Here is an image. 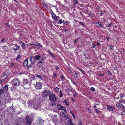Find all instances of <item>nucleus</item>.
<instances>
[{
    "label": "nucleus",
    "instance_id": "nucleus-36",
    "mask_svg": "<svg viewBox=\"0 0 125 125\" xmlns=\"http://www.w3.org/2000/svg\"><path fill=\"white\" fill-rule=\"evenodd\" d=\"M3 92L1 89L0 90V96L2 94Z\"/></svg>",
    "mask_w": 125,
    "mask_h": 125
},
{
    "label": "nucleus",
    "instance_id": "nucleus-17",
    "mask_svg": "<svg viewBox=\"0 0 125 125\" xmlns=\"http://www.w3.org/2000/svg\"><path fill=\"white\" fill-rule=\"evenodd\" d=\"M20 43H21L22 44L21 47L22 48L24 49H26L25 45V43L23 42H22L20 41Z\"/></svg>",
    "mask_w": 125,
    "mask_h": 125
},
{
    "label": "nucleus",
    "instance_id": "nucleus-30",
    "mask_svg": "<svg viewBox=\"0 0 125 125\" xmlns=\"http://www.w3.org/2000/svg\"><path fill=\"white\" fill-rule=\"evenodd\" d=\"M90 89L91 91H92L93 92H94L95 91V89L94 87H91L90 88Z\"/></svg>",
    "mask_w": 125,
    "mask_h": 125
},
{
    "label": "nucleus",
    "instance_id": "nucleus-11",
    "mask_svg": "<svg viewBox=\"0 0 125 125\" xmlns=\"http://www.w3.org/2000/svg\"><path fill=\"white\" fill-rule=\"evenodd\" d=\"M38 125H40V124H42L44 123V121L42 119H38L36 121Z\"/></svg>",
    "mask_w": 125,
    "mask_h": 125
},
{
    "label": "nucleus",
    "instance_id": "nucleus-25",
    "mask_svg": "<svg viewBox=\"0 0 125 125\" xmlns=\"http://www.w3.org/2000/svg\"><path fill=\"white\" fill-rule=\"evenodd\" d=\"M2 48L5 51H7L8 50L7 47L6 46H3Z\"/></svg>",
    "mask_w": 125,
    "mask_h": 125
},
{
    "label": "nucleus",
    "instance_id": "nucleus-1",
    "mask_svg": "<svg viewBox=\"0 0 125 125\" xmlns=\"http://www.w3.org/2000/svg\"><path fill=\"white\" fill-rule=\"evenodd\" d=\"M49 99L51 102H52L51 104L52 106H53L56 105L57 100L55 94H51L49 95Z\"/></svg>",
    "mask_w": 125,
    "mask_h": 125
},
{
    "label": "nucleus",
    "instance_id": "nucleus-40",
    "mask_svg": "<svg viewBox=\"0 0 125 125\" xmlns=\"http://www.w3.org/2000/svg\"><path fill=\"white\" fill-rule=\"evenodd\" d=\"M94 109H95V111L97 113H99V111L98 109H96V108L95 109L94 108Z\"/></svg>",
    "mask_w": 125,
    "mask_h": 125
},
{
    "label": "nucleus",
    "instance_id": "nucleus-5",
    "mask_svg": "<svg viewBox=\"0 0 125 125\" xmlns=\"http://www.w3.org/2000/svg\"><path fill=\"white\" fill-rule=\"evenodd\" d=\"M25 120L26 124L27 125H30L31 124L32 120V118L28 116L26 117Z\"/></svg>",
    "mask_w": 125,
    "mask_h": 125
},
{
    "label": "nucleus",
    "instance_id": "nucleus-61",
    "mask_svg": "<svg viewBox=\"0 0 125 125\" xmlns=\"http://www.w3.org/2000/svg\"><path fill=\"white\" fill-rule=\"evenodd\" d=\"M69 73H72V71H71V70H70L69 69Z\"/></svg>",
    "mask_w": 125,
    "mask_h": 125
},
{
    "label": "nucleus",
    "instance_id": "nucleus-55",
    "mask_svg": "<svg viewBox=\"0 0 125 125\" xmlns=\"http://www.w3.org/2000/svg\"><path fill=\"white\" fill-rule=\"evenodd\" d=\"M98 75L99 76H103L104 75V74H98Z\"/></svg>",
    "mask_w": 125,
    "mask_h": 125
},
{
    "label": "nucleus",
    "instance_id": "nucleus-12",
    "mask_svg": "<svg viewBox=\"0 0 125 125\" xmlns=\"http://www.w3.org/2000/svg\"><path fill=\"white\" fill-rule=\"evenodd\" d=\"M52 18L54 19L55 21H58V19L57 18V16L53 12V14H52Z\"/></svg>",
    "mask_w": 125,
    "mask_h": 125
},
{
    "label": "nucleus",
    "instance_id": "nucleus-63",
    "mask_svg": "<svg viewBox=\"0 0 125 125\" xmlns=\"http://www.w3.org/2000/svg\"><path fill=\"white\" fill-rule=\"evenodd\" d=\"M106 38V39H107V42H109V39L108 37H107Z\"/></svg>",
    "mask_w": 125,
    "mask_h": 125
},
{
    "label": "nucleus",
    "instance_id": "nucleus-20",
    "mask_svg": "<svg viewBox=\"0 0 125 125\" xmlns=\"http://www.w3.org/2000/svg\"><path fill=\"white\" fill-rule=\"evenodd\" d=\"M63 24L64 25H66L67 24L69 23L70 22L69 21H63Z\"/></svg>",
    "mask_w": 125,
    "mask_h": 125
},
{
    "label": "nucleus",
    "instance_id": "nucleus-4",
    "mask_svg": "<svg viewBox=\"0 0 125 125\" xmlns=\"http://www.w3.org/2000/svg\"><path fill=\"white\" fill-rule=\"evenodd\" d=\"M11 45L12 46V49L15 52H16L18 50H20V46L17 44H13L12 43L11 44Z\"/></svg>",
    "mask_w": 125,
    "mask_h": 125
},
{
    "label": "nucleus",
    "instance_id": "nucleus-50",
    "mask_svg": "<svg viewBox=\"0 0 125 125\" xmlns=\"http://www.w3.org/2000/svg\"><path fill=\"white\" fill-rule=\"evenodd\" d=\"M67 90H69L71 92H72V90L70 89V88H68L67 89Z\"/></svg>",
    "mask_w": 125,
    "mask_h": 125
},
{
    "label": "nucleus",
    "instance_id": "nucleus-27",
    "mask_svg": "<svg viewBox=\"0 0 125 125\" xmlns=\"http://www.w3.org/2000/svg\"><path fill=\"white\" fill-rule=\"evenodd\" d=\"M79 39L78 38H76L73 41L74 44L76 43L79 40Z\"/></svg>",
    "mask_w": 125,
    "mask_h": 125
},
{
    "label": "nucleus",
    "instance_id": "nucleus-13",
    "mask_svg": "<svg viewBox=\"0 0 125 125\" xmlns=\"http://www.w3.org/2000/svg\"><path fill=\"white\" fill-rule=\"evenodd\" d=\"M107 109L110 111H112L113 110L114 108L113 106L109 105H107Z\"/></svg>",
    "mask_w": 125,
    "mask_h": 125
},
{
    "label": "nucleus",
    "instance_id": "nucleus-62",
    "mask_svg": "<svg viewBox=\"0 0 125 125\" xmlns=\"http://www.w3.org/2000/svg\"><path fill=\"white\" fill-rule=\"evenodd\" d=\"M78 125H82V123H81V122H80L79 123Z\"/></svg>",
    "mask_w": 125,
    "mask_h": 125
},
{
    "label": "nucleus",
    "instance_id": "nucleus-7",
    "mask_svg": "<svg viewBox=\"0 0 125 125\" xmlns=\"http://www.w3.org/2000/svg\"><path fill=\"white\" fill-rule=\"evenodd\" d=\"M50 92L47 90H44L43 92L42 96L44 97H47L49 95Z\"/></svg>",
    "mask_w": 125,
    "mask_h": 125
},
{
    "label": "nucleus",
    "instance_id": "nucleus-51",
    "mask_svg": "<svg viewBox=\"0 0 125 125\" xmlns=\"http://www.w3.org/2000/svg\"><path fill=\"white\" fill-rule=\"evenodd\" d=\"M71 113L72 115L73 116V118H75V115H74V114L72 113V112H71Z\"/></svg>",
    "mask_w": 125,
    "mask_h": 125
},
{
    "label": "nucleus",
    "instance_id": "nucleus-34",
    "mask_svg": "<svg viewBox=\"0 0 125 125\" xmlns=\"http://www.w3.org/2000/svg\"><path fill=\"white\" fill-rule=\"evenodd\" d=\"M69 121H70V123L69 124V125H73V124L71 122V119H69Z\"/></svg>",
    "mask_w": 125,
    "mask_h": 125
},
{
    "label": "nucleus",
    "instance_id": "nucleus-22",
    "mask_svg": "<svg viewBox=\"0 0 125 125\" xmlns=\"http://www.w3.org/2000/svg\"><path fill=\"white\" fill-rule=\"evenodd\" d=\"M31 63L30 64L27 66V68L28 69L30 67H32V66L33 64H34L32 62H30Z\"/></svg>",
    "mask_w": 125,
    "mask_h": 125
},
{
    "label": "nucleus",
    "instance_id": "nucleus-3",
    "mask_svg": "<svg viewBox=\"0 0 125 125\" xmlns=\"http://www.w3.org/2000/svg\"><path fill=\"white\" fill-rule=\"evenodd\" d=\"M11 83L13 84V85L14 86H16L19 85L20 84V82L19 79L14 78L12 81Z\"/></svg>",
    "mask_w": 125,
    "mask_h": 125
},
{
    "label": "nucleus",
    "instance_id": "nucleus-24",
    "mask_svg": "<svg viewBox=\"0 0 125 125\" xmlns=\"http://www.w3.org/2000/svg\"><path fill=\"white\" fill-rule=\"evenodd\" d=\"M72 75L74 77L77 78L78 77V74L76 73H72Z\"/></svg>",
    "mask_w": 125,
    "mask_h": 125
},
{
    "label": "nucleus",
    "instance_id": "nucleus-14",
    "mask_svg": "<svg viewBox=\"0 0 125 125\" xmlns=\"http://www.w3.org/2000/svg\"><path fill=\"white\" fill-rule=\"evenodd\" d=\"M95 24L98 27H103L104 26V25L102 24L100 22H97L95 23Z\"/></svg>",
    "mask_w": 125,
    "mask_h": 125
},
{
    "label": "nucleus",
    "instance_id": "nucleus-28",
    "mask_svg": "<svg viewBox=\"0 0 125 125\" xmlns=\"http://www.w3.org/2000/svg\"><path fill=\"white\" fill-rule=\"evenodd\" d=\"M39 106L37 104H35V105L34 106V109H38Z\"/></svg>",
    "mask_w": 125,
    "mask_h": 125
},
{
    "label": "nucleus",
    "instance_id": "nucleus-33",
    "mask_svg": "<svg viewBox=\"0 0 125 125\" xmlns=\"http://www.w3.org/2000/svg\"><path fill=\"white\" fill-rule=\"evenodd\" d=\"M6 74V73L5 72H4L2 74V76L3 77H4L5 76Z\"/></svg>",
    "mask_w": 125,
    "mask_h": 125
},
{
    "label": "nucleus",
    "instance_id": "nucleus-37",
    "mask_svg": "<svg viewBox=\"0 0 125 125\" xmlns=\"http://www.w3.org/2000/svg\"><path fill=\"white\" fill-rule=\"evenodd\" d=\"M120 101L121 103H124L125 104V99L122 100V101Z\"/></svg>",
    "mask_w": 125,
    "mask_h": 125
},
{
    "label": "nucleus",
    "instance_id": "nucleus-23",
    "mask_svg": "<svg viewBox=\"0 0 125 125\" xmlns=\"http://www.w3.org/2000/svg\"><path fill=\"white\" fill-rule=\"evenodd\" d=\"M43 60V58H42V59H40L39 60V62H38V63L39 64H42L43 62L42 61Z\"/></svg>",
    "mask_w": 125,
    "mask_h": 125
},
{
    "label": "nucleus",
    "instance_id": "nucleus-9",
    "mask_svg": "<svg viewBox=\"0 0 125 125\" xmlns=\"http://www.w3.org/2000/svg\"><path fill=\"white\" fill-rule=\"evenodd\" d=\"M57 106L58 109L60 110H63L64 111H66V109L65 107L63 106L60 104H57Z\"/></svg>",
    "mask_w": 125,
    "mask_h": 125
},
{
    "label": "nucleus",
    "instance_id": "nucleus-39",
    "mask_svg": "<svg viewBox=\"0 0 125 125\" xmlns=\"http://www.w3.org/2000/svg\"><path fill=\"white\" fill-rule=\"evenodd\" d=\"M36 75V77H38L40 79H42V77L41 76H40L39 75L37 74V75Z\"/></svg>",
    "mask_w": 125,
    "mask_h": 125
},
{
    "label": "nucleus",
    "instance_id": "nucleus-64",
    "mask_svg": "<svg viewBox=\"0 0 125 125\" xmlns=\"http://www.w3.org/2000/svg\"><path fill=\"white\" fill-rule=\"evenodd\" d=\"M68 30H66V29H63V31H66Z\"/></svg>",
    "mask_w": 125,
    "mask_h": 125
},
{
    "label": "nucleus",
    "instance_id": "nucleus-18",
    "mask_svg": "<svg viewBox=\"0 0 125 125\" xmlns=\"http://www.w3.org/2000/svg\"><path fill=\"white\" fill-rule=\"evenodd\" d=\"M32 45H34L35 46H42L40 43H38L37 42H34V43L32 44Z\"/></svg>",
    "mask_w": 125,
    "mask_h": 125
},
{
    "label": "nucleus",
    "instance_id": "nucleus-47",
    "mask_svg": "<svg viewBox=\"0 0 125 125\" xmlns=\"http://www.w3.org/2000/svg\"><path fill=\"white\" fill-rule=\"evenodd\" d=\"M109 47H110V48L111 49H112V50H114V48L113 46H109Z\"/></svg>",
    "mask_w": 125,
    "mask_h": 125
},
{
    "label": "nucleus",
    "instance_id": "nucleus-26",
    "mask_svg": "<svg viewBox=\"0 0 125 125\" xmlns=\"http://www.w3.org/2000/svg\"><path fill=\"white\" fill-rule=\"evenodd\" d=\"M7 76H6L4 79H3L0 80V84L3 81H5L7 78H6Z\"/></svg>",
    "mask_w": 125,
    "mask_h": 125
},
{
    "label": "nucleus",
    "instance_id": "nucleus-42",
    "mask_svg": "<svg viewBox=\"0 0 125 125\" xmlns=\"http://www.w3.org/2000/svg\"><path fill=\"white\" fill-rule=\"evenodd\" d=\"M15 89V87L13 86H12L11 87L10 89L11 91H13V90H14Z\"/></svg>",
    "mask_w": 125,
    "mask_h": 125
},
{
    "label": "nucleus",
    "instance_id": "nucleus-21",
    "mask_svg": "<svg viewBox=\"0 0 125 125\" xmlns=\"http://www.w3.org/2000/svg\"><path fill=\"white\" fill-rule=\"evenodd\" d=\"M21 58V56L20 54L19 53L17 55V57L15 59V60L16 61H18L19 59Z\"/></svg>",
    "mask_w": 125,
    "mask_h": 125
},
{
    "label": "nucleus",
    "instance_id": "nucleus-45",
    "mask_svg": "<svg viewBox=\"0 0 125 125\" xmlns=\"http://www.w3.org/2000/svg\"><path fill=\"white\" fill-rule=\"evenodd\" d=\"M120 96L121 98V100L122 99V98H123V94H121L120 95Z\"/></svg>",
    "mask_w": 125,
    "mask_h": 125
},
{
    "label": "nucleus",
    "instance_id": "nucleus-6",
    "mask_svg": "<svg viewBox=\"0 0 125 125\" xmlns=\"http://www.w3.org/2000/svg\"><path fill=\"white\" fill-rule=\"evenodd\" d=\"M22 83V85L24 87L26 88H27V86H28L29 85V83L27 80L26 79H23Z\"/></svg>",
    "mask_w": 125,
    "mask_h": 125
},
{
    "label": "nucleus",
    "instance_id": "nucleus-10",
    "mask_svg": "<svg viewBox=\"0 0 125 125\" xmlns=\"http://www.w3.org/2000/svg\"><path fill=\"white\" fill-rule=\"evenodd\" d=\"M8 85H6L4 86L3 88V89H1L3 92H6L8 91Z\"/></svg>",
    "mask_w": 125,
    "mask_h": 125
},
{
    "label": "nucleus",
    "instance_id": "nucleus-31",
    "mask_svg": "<svg viewBox=\"0 0 125 125\" xmlns=\"http://www.w3.org/2000/svg\"><path fill=\"white\" fill-rule=\"evenodd\" d=\"M73 2L74 4H78V2L77 0H74Z\"/></svg>",
    "mask_w": 125,
    "mask_h": 125
},
{
    "label": "nucleus",
    "instance_id": "nucleus-60",
    "mask_svg": "<svg viewBox=\"0 0 125 125\" xmlns=\"http://www.w3.org/2000/svg\"><path fill=\"white\" fill-rule=\"evenodd\" d=\"M55 68L57 70L58 69H59V68L58 67V66H55Z\"/></svg>",
    "mask_w": 125,
    "mask_h": 125
},
{
    "label": "nucleus",
    "instance_id": "nucleus-46",
    "mask_svg": "<svg viewBox=\"0 0 125 125\" xmlns=\"http://www.w3.org/2000/svg\"><path fill=\"white\" fill-rule=\"evenodd\" d=\"M79 23L81 25L83 26L84 25L83 23V22H79Z\"/></svg>",
    "mask_w": 125,
    "mask_h": 125
},
{
    "label": "nucleus",
    "instance_id": "nucleus-38",
    "mask_svg": "<svg viewBox=\"0 0 125 125\" xmlns=\"http://www.w3.org/2000/svg\"><path fill=\"white\" fill-rule=\"evenodd\" d=\"M100 12H99L98 13V14H99L100 15H103V13L102 11H99Z\"/></svg>",
    "mask_w": 125,
    "mask_h": 125
},
{
    "label": "nucleus",
    "instance_id": "nucleus-57",
    "mask_svg": "<svg viewBox=\"0 0 125 125\" xmlns=\"http://www.w3.org/2000/svg\"><path fill=\"white\" fill-rule=\"evenodd\" d=\"M111 23H110L107 25V26L109 27H111Z\"/></svg>",
    "mask_w": 125,
    "mask_h": 125
},
{
    "label": "nucleus",
    "instance_id": "nucleus-44",
    "mask_svg": "<svg viewBox=\"0 0 125 125\" xmlns=\"http://www.w3.org/2000/svg\"><path fill=\"white\" fill-rule=\"evenodd\" d=\"M71 82L72 83H73L74 84H75L76 86H77V84L75 83L72 80Z\"/></svg>",
    "mask_w": 125,
    "mask_h": 125
},
{
    "label": "nucleus",
    "instance_id": "nucleus-29",
    "mask_svg": "<svg viewBox=\"0 0 125 125\" xmlns=\"http://www.w3.org/2000/svg\"><path fill=\"white\" fill-rule=\"evenodd\" d=\"M63 22V21L61 19L60 20L58 21V24H62Z\"/></svg>",
    "mask_w": 125,
    "mask_h": 125
},
{
    "label": "nucleus",
    "instance_id": "nucleus-58",
    "mask_svg": "<svg viewBox=\"0 0 125 125\" xmlns=\"http://www.w3.org/2000/svg\"><path fill=\"white\" fill-rule=\"evenodd\" d=\"M96 9H100V8L99 6H98L96 8Z\"/></svg>",
    "mask_w": 125,
    "mask_h": 125
},
{
    "label": "nucleus",
    "instance_id": "nucleus-52",
    "mask_svg": "<svg viewBox=\"0 0 125 125\" xmlns=\"http://www.w3.org/2000/svg\"><path fill=\"white\" fill-rule=\"evenodd\" d=\"M26 45H28L29 46L32 45V44H31V43L26 44Z\"/></svg>",
    "mask_w": 125,
    "mask_h": 125
},
{
    "label": "nucleus",
    "instance_id": "nucleus-35",
    "mask_svg": "<svg viewBox=\"0 0 125 125\" xmlns=\"http://www.w3.org/2000/svg\"><path fill=\"white\" fill-rule=\"evenodd\" d=\"M48 52L52 56H53V54L49 50L48 51Z\"/></svg>",
    "mask_w": 125,
    "mask_h": 125
},
{
    "label": "nucleus",
    "instance_id": "nucleus-48",
    "mask_svg": "<svg viewBox=\"0 0 125 125\" xmlns=\"http://www.w3.org/2000/svg\"><path fill=\"white\" fill-rule=\"evenodd\" d=\"M107 72L109 74H110L111 75H112V73H111L110 72V71H109L108 70L107 71Z\"/></svg>",
    "mask_w": 125,
    "mask_h": 125
},
{
    "label": "nucleus",
    "instance_id": "nucleus-53",
    "mask_svg": "<svg viewBox=\"0 0 125 125\" xmlns=\"http://www.w3.org/2000/svg\"><path fill=\"white\" fill-rule=\"evenodd\" d=\"M73 94L74 96H75L77 95L76 94V92H74L73 93Z\"/></svg>",
    "mask_w": 125,
    "mask_h": 125
},
{
    "label": "nucleus",
    "instance_id": "nucleus-49",
    "mask_svg": "<svg viewBox=\"0 0 125 125\" xmlns=\"http://www.w3.org/2000/svg\"><path fill=\"white\" fill-rule=\"evenodd\" d=\"M91 111V110L89 108L88 109V112L89 113H90Z\"/></svg>",
    "mask_w": 125,
    "mask_h": 125
},
{
    "label": "nucleus",
    "instance_id": "nucleus-16",
    "mask_svg": "<svg viewBox=\"0 0 125 125\" xmlns=\"http://www.w3.org/2000/svg\"><path fill=\"white\" fill-rule=\"evenodd\" d=\"M28 63V59H26L23 62V65L25 66H27Z\"/></svg>",
    "mask_w": 125,
    "mask_h": 125
},
{
    "label": "nucleus",
    "instance_id": "nucleus-41",
    "mask_svg": "<svg viewBox=\"0 0 125 125\" xmlns=\"http://www.w3.org/2000/svg\"><path fill=\"white\" fill-rule=\"evenodd\" d=\"M121 114L122 115H125V112L123 111L121 113Z\"/></svg>",
    "mask_w": 125,
    "mask_h": 125
},
{
    "label": "nucleus",
    "instance_id": "nucleus-19",
    "mask_svg": "<svg viewBox=\"0 0 125 125\" xmlns=\"http://www.w3.org/2000/svg\"><path fill=\"white\" fill-rule=\"evenodd\" d=\"M63 103H65L66 105H68L69 103V102L68 101V100L67 99L65 100L64 101H63Z\"/></svg>",
    "mask_w": 125,
    "mask_h": 125
},
{
    "label": "nucleus",
    "instance_id": "nucleus-32",
    "mask_svg": "<svg viewBox=\"0 0 125 125\" xmlns=\"http://www.w3.org/2000/svg\"><path fill=\"white\" fill-rule=\"evenodd\" d=\"M60 77L62 79H65V77L63 75H61Z\"/></svg>",
    "mask_w": 125,
    "mask_h": 125
},
{
    "label": "nucleus",
    "instance_id": "nucleus-56",
    "mask_svg": "<svg viewBox=\"0 0 125 125\" xmlns=\"http://www.w3.org/2000/svg\"><path fill=\"white\" fill-rule=\"evenodd\" d=\"M4 38H3L2 39H1V42H4Z\"/></svg>",
    "mask_w": 125,
    "mask_h": 125
},
{
    "label": "nucleus",
    "instance_id": "nucleus-59",
    "mask_svg": "<svg viewBox=\"0 0 125 125\" xmlns=\"http://www.w3.org/2000/svg\"><path fill=\"white\" fill-rule=\"evenodd\" d=\"M97 45H99V46H101V44H100V43H97Z\"/></svg>",
    "mask_w": 125,
    "mask_h": 125
},
{
    "label": "nucleus",
    "instance_id": "nucleus-54",
    "mask_svg": "<svg viewBox=\"0 0 125 125\" xmlns=\"http://www.w3.org/2000/svg\"><path fill=\"white\" fill-rule=\"evenodd\" d=\"M60 94L61 95H62L61 97H62L63 95L62 93V91L61 90H60Z\"/></svg>",
    "mask_w": 125,
    "mask_h": 125
},
{
    "label": "nucleus",
    "instance_id": "nucleus-15",
    "mask_svg": "<svg viewBox=\"0 0 125 125\" xmlns=\"http://www.w3.org/2000/svg\"><path fill=\"white\" fill-rule=\"evenodd\" d=\"M118 105L119 106V108L121 109L122 110H125V108L122 104L119 103L118 104Z\"/></svg>",
    "mask_w": 125,
    "mask_h": 125
},
{
    "label": "nucleus",
    "instance_id": "nucleus-43",
    "mask_svg": "<svg viewBox=\"0 0 125 125\" xmlns=\"http://www.w3.org/2000/svg\"><path fill=\"white\" fill-rule=\"evenodd\" d=\"M79 70L81 71V72L83 73L85 72L82 69L80 68H79Z\"/></svg>",
    "mask_w": 125,
    "mask_h": 125
},
{
    "label": "nucleus",
    "instance_id": "nucleus-8",
    "mask_svg": "<svg viewBox=\"0 0 125 125\" xmlns=\"http://www.w3.org/2000/svg\"><path fill=\"white\" fill-rule=\"evenodd\" d=\"M35 88L38 89H40L42 88V85L41 83L39 82H37L35 85Z\"/></svg>",
    "mask_w": 125,
    "mask_h": 125
},
{
    "label": "nucleus",
    "instance_id": "nucleus-2",
    "mask_svg": "<svg viewBox=\"0 0 125 125\" xmlns=\"http://www.w3.org/2000/svg\"><path fill=\"white\" fill-rule=\"evenodd\" d=\"M40 57V56L38 55H36L35 56H31L30 59V62H32L34 64L36 61L39 60Z\"/></svg>",
    "mask_w": 125,
    "mask_h": 125
}]
</instances>
